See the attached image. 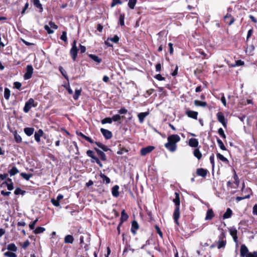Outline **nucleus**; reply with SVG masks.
<instances>
[{
  "mask_svg": "<svg viewBox=\"0 0 257 257\" xmlns=\"http://www.w3.org/2000/svg\"><path fill=\"white\" fill-rule=\"evenodd\" d=\"M112 122L111 117H107L103 119H102L101 120V122L102 124H105V123H111Z\"/></svg>",
  "mask_w": 257,
  "mask_h": 257,
  "instance_id": "nucleus-50",
  "label": "nucleus"
},
{
  "mask_svg": "<svg viewBox=\"0 0 257 257\" xmlns=\"http://www.w3.org/2000/svg\"><path fill=\"white\" fill-rule=\"evenodd\" d=\"M224 20L225 23L228 24L229 26H230L234 23L235 19L231 14L227 13V14L224 17Z\"/></svg>",
  "mask_w": 257,
  "mask_h": 257,
  "instance_id": "nucleus-13",
  "label": "nucleus"
},
{
  "mask_svg": "<svg viewBox=\"0 0 257 257\" xmlns=\"http://www.w3.org/2000/svg\"><path fill=\"white\" fill-rule=\"evenodd\" d=\"M216 157H217V159H218L220 161H222L223 162H224V163L228 162V159L219 153H217Z\"/></svg>",
  "mask_w": 257,
  "mask_h": 257,
  "instance_id": "nucleus-41",
  "label": "nucleus"
},
{
  "mask_svg": "<svg viewBox=\"0 0 257 257\" xmlns=\"http://www.w3.org/2000/svg\"><path fill=\"white\" fill-rule=\"evenodd\" d=\"M20 176L25 180L28 181L33 176V174H27L26 173H21Z\"/></svg>",
  "mask_w": 257,
  "mask_h": 257,
  "instance_id": "nucleus-45",
  "label": "nucleus"
},
{
  "mask_svg": "<svg viewBox=\"0 0 257 257\" xmlns=\"http://www.w3.org/2000/svg\"><path fill=\"white\" fill-rule=\"evenodd\" d=\"M44 134V132L42 129H39L37 132H36L34 135L35 141L37 143H40L41 141L40 138L41 137L43 136Z\"/></svg>",
  "mask_w": 257,
  "mask_h": 257,
  "instance_id": "nucleus-17",
  "label": "nucleus"
},
{
  "mask_svg": "<svg viewBox=\"0 0 257 257\" xmlns=\"http://www.w3.org/2000/svg\"><path fill=\"white\" fill-rule=\"evenodd\" d=\"M128 112L125 107H122L118 110L119 114H126Z\"/></svg>",
  "mask_w": 257,
  "mask_h": 257,
  "instance_id": "nucleus-62",
  "label": "nucleus"
},
{
  "mask_svg": "<svg viewBox=\"0 0 257 257\" xmlns=\"http://www.w3.org/2000/svg\"><path fill=\"white\" fill-rule=\"evenodd\" d=\"M209 160L212 165V169H213L215 166L214 155L213 154H212V155L210 156Z\"/></svg>",
  "mask_w": 257,
  "mask_h": 257,
  "instance_id": "nucleus-59",
  "label": "nucleus"
},
{
  "mask_svg": "<svg viewBox=\"0 0 257 257\" xmlns=\"http://www.w3.org/2000/svg\"><path fill=\"white\" fill-rule=\"evenodd\" d=\"M225 237V233L223 231H222L218 236L219 240L215 242V243L217 244L218 249L224 248L225 247L226 244Z\"/></svg>",
  "mask_w": 257,
  "mask_h": 257,
  "instance_id": "nucleus-4",
  "label": "nucleus"
},
{
  "mask_svg": "<svg viewBox=\"0 0 257 257\" xmlns=\"http://www.w3.org/2000/svg\"><path fill=\"white\" fill-rule=\"evenodd\" d=\"M26 193V191L22 190L20 188L17 187L16 188L14 194L16 195H24Z\"/></svg>",
  "mask_w": 257,
  "mask_h": 257,
  "instance_id": "nucleus-37",
  "label": "nucleus"
},
{
  "mask_svg": "<svg viewBox=\"0 0 257 257\" xmlns=\"http://www.w3.org/2000/svg\"><path fill=\"white\" fill-rule=\"evenodd\" d=\"M80 247L84 248L85 251H87L89 249V245L85 243L84 241V237L83 236H81L80 237Z\"/></svg>",
  "mask_w": 257,
  "mask_h": 257,
  "instance_id": "nucleus-24",
  "label": "nucleus"
},
{
  "mask_svg": "<svg viewBox=\"0 0 257 257\" xmlns=\"http://www.w3.org/2000/svg\"><path fill=\"white\" fill-rule=\"evenodd\" d=\"M180 137L178 135H172L168 137V142L165 147L170 151L174 152L176 150V143L180 141Z\"/></svg>",
  "mask_w": 257,
  "mask_h": 257,
  "instance_id": "nucleus-3",
  "label": "nucleus"
},
{
  "mask_svg": "<svg viewBox=\"0 0 257 257\" xmlns=\"http://www.w3.org/2000/svg\"><path fill=\"white\" fill-rule=\"evenodd\" d=\"M4 255L7 257H17V255L15 253L9 251L4 253Z\"/></svg>",
  "mask_w": 257,
  "mask_h": 257,
  "instance_id": "nucleus-56",
  "label": "nucleus"
},
{
  "mask_svg": "<svg viewBox=\"0 0 257 257\" xmlns=\"http://www.w3.org/2000/svg\"><path fill=\"white\" fill-rule=\"evenodd\" d=\"M218 134L219 135V136L223 139H226V135L224 132V131L222 129V128L220 127L219 128L218 130V131H217Z\"/></svg>",
  "mask_w": 257,
  "mask_h": 257,
  "instance_id": "nucleus-53",
  "label": "nucleus"
},
{
  "mask_svg": "<svg viewBox=\"0 0 257 257\" xmlns=\"http://www.w3.org/2000/svg\"><path fill=\"white\" fill-rule=\"evenodd\" d=\"M99 176L102 179L101 183L105 184H108L110 183V178L106 176L104 174L100 173Z\"/></svg>",
  "mask_w": 257,
  "mask_h": 257,
  "instance_id": "nucleus-22",
  "label": "nucleus"
},
{
  "mask_svg": "<svg viewBox=\"0 0 257 257\" xmlns=\"http://www.w3.org/2000/svg\"><path fill=\"white\" fill-rule=\"evenodd\" d=\"M88 56L93 61H94V62H96L97 64H99L102 61V59L99 58L98 56H96L95 55L90 54H88Z\"/></svg>",
  "mask_w": 257,
  "mask_h": 257,
  "instance_id": "nucleus-26",
  "label": "nucleus"
},
{
  "mask_svg": "<svg viewBox=\"0 0 257 257\" xmlns=\"http://www.w3.org/2000/svg\"><path fill=\"white\" fill-rule=\"evenodd\" d=\"M21 86L22 83L19 82L17 81L14 83V88H15L20 90Z\"/></svg>",
  "mask_w": 257,
  "mask_h": 257,
  "instance_id": "nucleus-61",
  "label": "nucleus"
},
{
  "mask_svg": "<svg viewBox=\"0 0 257 257\" xmlns=\"http://www.w3.org/2000/svg\"><path fill=\"white\" fill-rule=\"evenodd\" d=\"M207 170L204 168H198L196 170L197 175L202 177H205L207 175Z\"/></svg>",
  "mask_w": 257,
  "mask_h": 257,
  "instance_id": "nucleus-19",
  "label": "nucleus"
},
{
  "mask_svg": "<svg viewBox=\"0 0 257 257\" xmlns=\"http://www.w3.org/2000/svg\"><path fill=\"white\" fill-rule=\"evenodd\" d=\"M74 238L72 235L68 234L66 235L64 238V241L65 243H73Z\"/></svg>",
  "mask_w": 257,
  "mask_h": 257,
  "instance_id": "nucleus-25",
  "label": "nucleus"
},
{
  "mask_svg": "<svg viewBox=\"0 0 257 257\" xmlns=\"http://www.w3.org/2000/svg\"><path fill=\"white\" fill-rule=\"evenodd\" d=\"M37 106V103L32 98H30L26 102L25 106L23 108V111L25 113H28L32 107H35Z\"/></svg>",
  "mask_w": 257,
  "mask_h": 257,
  "instance_id": "nucleus-5",
  "label": "nucleus"
},
{
  "mask_svg": "<svg viewBox=\"0 0 257 257\" xmlns=\"http://www.w3.org/2000/svg\"><path fill=\"white\" fill-rule=\"evenodd\" d=\"M6 186L7 187L8 190L9 191H12L14 189V183H9L8 184L7 182H3L1 186L3 187V186Z\"/></svg>",
  "mask_w": 257,
  "mask_h": 257,
  "instance_id": "nucleus-40",
  "label": "nucleus"
},
{
  "mask_svg": "<svg viewBox=\"0 0 257 257\" xmlns=\"http://www.w3.org/2000/svg\"><path fill=\"white\" fill-rule=\"evenodd\" d=\"M77 41L74 40L72 44V48L70 49V53L72 59L75 61L77 56L78 49L76 46Z\"/></svg>",
  "mask_w": 257,
  "mask_h": 257,
  "instance_id": "nucleus-6",
  "label": "nucleus"
},
{
  "mask_svg": "<svg viewBox=\"0 0 257 257\" xmlns=\"http://www.w3.org/2000/svg\"><path fill=\"white\" fill-rule=\"evenodd\" d=\"M185 114L190 118L197 119L198 113L197 111L188 109L185 111Z\"/></svg>",
  "mask_w": 257,
  "mask_h": 257,
  "instance_id": "nucleus-14",
  "label": "nucleus"
},
{
  "mask_svg": "<svg viewBox=\"0 0 257 257\" xmlns=\"http://www.w3.org/2000/svg\"><path fill=\"white\" fill-rule=\"evenodd\" d=\"M229 233L232 237L233 241L237 243L238 242L237 230L235 227H232L229 229Z\"/></svg>",
  "mask_w": 257,
  "mask_h": 257,
  "instance_id": "nucleus-11",
  "label": "nucleus"
},
{
  "mask_svg": "<svg viewBox=\"0 0 257 257\" xmlns=\"http://www.w3.org/2000/svg\"><path fill=\"white\" fill-rule=\"evenodd\" d=\"M122 3V2L120 0H112L110 5V7L113 8L117 5H121Z\"/></svg>",
  "mask_w": 257,
  "mask_h": 257,
  "instance_id": "nucleus-54",
  "label": "nucleus"
},
{
  "mask_svg": "<svg viewBox=\"0 0 257 257\" xmlns=\"http://www.w3.org/2000/svg\"><path fill=\"white\" fill-rule=\"evenodd\" d=\"M137 0H128V6L131 9H134Z\"/></svg>",
  "mask_w": 257,
  "mask_h": 257,
  "instance_id": "nucleus-46",
  "label": "nucleus"
},
{
  "mask_svg": "<svg viewBox=\"0 0 257 257\" xmlns=\"http://www.w3.org/2000/svg\"><path fill=\"white\" fill-rule=\"evenodd\" d=\"M175 197L173 199V201L175 204V207L173 213V218L175 223L179 225V219L180 218V194L176 192L175 193Z\"/></svg>",
  "mask_w": 257,
  "mask_h": 257,
  "instance_id": "nucleus-2",
  "label": "nucleus"
},
{
  "mask_svg": "<svg viewBox=\"0 0 257 257\" xmlns=\"http://www.w3.org/2000/svg\"><path fill=\"white\" fill-rule=\"evenodd\" d=\"M194 104L197 106L206 107L207 105V103L205 101H201L199 100H195L194 101Z\"/></svg>",
  "mask_w": 257,
  "mask_h": 257,
  "instance_id": "nucleus-35",
  "label": "nucleus"
},
{
  "mask_svg": "<svg viewBox=\"0 0 257 257\" xmlns=\"http://www.w3.org/2000/svg\"><path fill=\"white\" fill-rule=\"evenodd\" d=\"M33 3L35 7L39 10V12L42 13L43 11V8L39 0H33Z\"/></svg>",
  "mask_w": 257,
  "mask_h": 257,
  "instance_id": "nucleus-28",
  "label": "nucleus"
},
{
  "mask_svg": "<svg viewBox=\"0 0 257 257\" xmlns=\"http://www.w3.org/2000/svg\"><path fill=\"white\" fill-rule=\"evenodd\" d=\"M244 64V62L241 60H238L235 61V64L232 65V67H235L236 66H242Z\"/></svg>",
  "mask_w": 257,
  "mask_h": 257,
  "instance_id": "nucleus-58",
  "label": "nucleus"
},
{
  "mask_svg": "<svg viewBox=\"0 0 257 257\" xmlns=\"http://www.w3.org/2000/svg\"><path fill=\"white\" fill-rule=\"evenodd\" d=\"M155 229L156 230V232L159 235V236L161 238H163V233H162L161 229L159 227V226L157 225H156L155 226Z\"/></svg>",
  "mask_w": 257,
  "mask_h": 257,
  "instance_id": "nucleus-57",
  "label": "nucleus"
},
{
  "mask_svg": "<svg viewBox=\"0 0 257 257\" xmlns=\"http://www.w3.org/2000/svg\"><path fill=\"white\" fill-rule=\"evenodd\" d=\"M14 135L15 140L17 143H22V139L21 137L19 134H17V133L16 132L14 134Z\"/></svg>",
  "mask_w": 257,
  "mask_h": 257,
  "instance_id": "nucleus-48",
  "label": "nucleus"
},
{
  "mask_svg": "<svg viewBox=\"0 0 257 257\" xmlns=\"http://www.w3.org/2000/svg\"><path fill=\"white\" fill-rule=\"evenodd\" d=\"M199 142L198 140L195 138H191L189 140V145L191 147L196 148L198 147Z\"/></svg>",
  "mask_w": 257,
  "mask_h": 257,
  "instance_id": "nucleus-23",
  "label": "nucleus"
},
{
  "mask_svg": "<svg viewBox=\"0 0 257 257\" xmlns=\"http://www.w3.org/2000/svg\"><path fill=\"white\" fill-rule=\"evenodd\" d=\"M248 249L245 244H241L240 249V257H246L249 254Z\"/></svg>",
  "mask_w": 257,
  "mask_h": 257,
  "instance_id": "nucleus-9",
  "label": "nucleus"
},
{
  "mask_svg": "<svg viewBox=\"0 0 257 257\" xmlns=\"http://www.w3.org/2000/svg\"><path fill=\"white\" fill-rule=\"evenodd\" d=\"M51 202H52V204L56 207H58L60 205V202L55 198L51 199Z\"/></svg>",
  "mask_w": 257,
  "mask_h": 257,
  "instance_id": "nucleus-60",
  "label": "nucleus"
},
{
  "mask_svg": "<svg viewBox=\"0 0 257 257\" xmlns=\"http://www.w3.org/2000/svg\"><path fill=\"white\" fill-rule=\"evenodd\" d=\"M214 216V213L212 209H209L207 210L206 215L205 217V220H211Z\"/></svg>",
  "mask_w": 257,
  "mask_h": 257,
  "instance_id": "nucleus-29",
  "label": "nucleus"
},
{
  "mask_svg": "<svg viewBox=\"0 0 257 257\" xmlns=\"http://www.w3.org/2000/svg\"><path fill=\"white\" fill-rule=\"evenodd\" d=\"M139 228V225L138 222L136 220H133L132 222V227L131 229V232L135 235L136 233V230Z\"/></svg>",
  "mask_w": 257,
  "mask_h": 257,
  "instance_id": "nucleus-18",
  "label": "nucleus"
},
{
  "mask_svg": "<svg viewBox=\"0 0 257 257\" xmlns=\"http://www.w3.org/2000/svg\"><path fill=\"white\" fill-rule=\"evenodd\" d=\"M112 121L115 122H118L119 123H121V121H120V117L119 114H116L112 116L111 117Z\"/></svg>",
  "mask_w": 257,
  "mask_h": 257,
  "instance_id": "nucleus-47",
  "label": "nucleus"
},
{
  "mask_svg": "<svg viewBox=\"0 0 257 257\" xmlns=\"http://www.w3.org/2000/svg\"><path fill=\"white\" fill-rule=\"evenodd\" d=\"M193 155L198 160H200L202 156V155L198 148L195 149L194 150Z\"/></svg>",
  "mask_w": 257,
  "mask_h": 257,
  "instance_id": "nucleus-32",
  "label": "nucleus"
},
{
  "mask_svg": "<svg viewBox=\"0 0 257 257\" xmlns=\"http://www.w3.org/2000/svg\"><path fill=\"white\" fill-rule=\"evenodd\" d=\"M93 149L97 153L100 159L95 156V153L92 150H87L86 152V154L89 157L92 159L91 162H95L101 168L102 167V164L101 163L100 160L102 161H106L107 160L106 154L104 153V152L101 151L96 147H94Z\"/></svg>",
  "mask_w": 257,
  "mask_h": 257,
  "instance_id": "nucleus-1",
  "label": "nucleus"
},
{
  "mask_svg": "<svg viewBox=\"0 0 257 257\" xmlns=\"http://www.w3.org/2000/svg\"><path fill=\"white\" fill-rule=\"evenodd\" d=\"M124 17L125 15L123 13L120 14L119 17V24L121 26H123L124 25Z\"/></svg>",
  "mask_w": 257,
  "mask_h": 257,
  "instance_id": "nucleus-43",
  "label": "nucleus"
},
{
  "mask_svg": "<svg viewBox=\"0 0 257 257\" xmlns=\"http://www.w3.org/2000/svg\"><path fill=\"white\" fill-rule=\"evenodd\" d=\"M93 144H95L98 147L102 150L103 152H112V150L109 149L107 146L102 144L99 142H94Z\"/></svg>",
  "mask_w": 257,
  "mask_h": 257,
  "instance_id": "nucleus-16",
  "label": "nucleus"
},
{
  "mask_svg": "<svg viewBox=\"0 0 257 257\" xmlns=\"http://www.w3.org/2000/svg\"><path fill=\"white\" fill-rule=\"evenodd\" d=\"M76 134L78 136L81 137L82 139L90 143V144H93L94 143V141H93V140L91 138L85 136L81 132H78L77 131Z\"/></svg>",
  "mask_w": 257,
  "mask_h": 257,
  "instance_id": "nucleus-20",
  "label": "nucleus"
},
{
  "mask_svg": "<svg viewBox=\"0 0 257 257\" xmlns=\"http://www.w3.org/2000/svg\"><path fill=\"white\" fill-rule=\"evenodd\" d=\"M233 172H234V175H233V179L234 180V183L236 184V185L237 186H238L239 184V179L238 176L234 170H233Z\"/></svg>",
  "mask_w": 257,
  "mask_h": 257,
  "instance_id": "nucleus-51",
  "label": "nucleus"
},
{
  "mask_svg": "<svg viewBox=\"0 0 257 257\" xmlns=\"http://www.w3.org/2000/svg\"><path fill=\"white\" fill-rule=\"evenodd\" d=\"M128 152V150L125 148L124 147H121V145L120 144L119 145V150L117 152V154L118 155H122L125 153H127Z\"/></svg>",
  "mask_w": 257,
  "mask_h": 257,
  "instance_id": "nucleus-33",
  "label": "nucleus"
},
{
  "mask_svg": "<svg viewBox=\"0 0 257 257\" xmlns=\"http://www.w3.org/2000/svg\"><path fill=\"white\" fill-rule=\"evenodd\" d=\"M155 149V147L152 146H149L141 149L140 154L142 156H146L147 154L151 153Z\"/></svg>",
  "mask_w": 257,
  "mask_h": 257,
  "instance_id": "nucleus-10",
  "label": "nucleus"
},
{
  "mask_svg": "<svg viewBox=\"0 0 257 257\" xmlns=\"http://www.w3.org/2000/svg\"><path fill=\"white\" fill-rule=\"evenodd\" d=\"M9 173L11 176H13L19 173V171L16 168V167L14 166L9 171Z\"/></svg>",
  "mask_w": 257,
  "mask_h": 257,
  "instance_id": "nucleus-36",
  "label": "nucleus"
},
{
  "mask_svg": "<svg viewBox=\"0 0 257 257\" xmlns=\"http://www.w3.org/2000/svg\"><path fill=\"white\" fill-rule=\"evenodd\" d=\"M246 257H257V250L250 252Z\"/></svg>",
  "mask_w": 257,
  "mask_h": 257,
  "instance_id": "nucleus-64",
  "label": "nucleus"
},
{
  "mask_svg": "<svg viewBox=\"0 0 257 257\" xmlns=\"http://www.w3.org/2000/svg\"><path fill=\"white\" fill-rule=\"evenodd\" d=\"M216 116L218 121L220 122L225 128H226L227 121L225 120L223 113L221 111H219L217 113Z\"/></svg>",
  "mask_w": 257,
  "mask_h": 257,
  "instance_id": "nucleus-7",
  "label": "nucleus"
},
{
  "mask_svg": "<svg viewBox=\"0 0 257 257\" xmlns=\"http://www.w3.org/2000/svg\"><path fill=\"white\" fill-rule=\"evenodd\" d=\"M154 78L159 81H163L165 80V78L163 77L160 74H158L154 76Z\"/></svg>",
  "mask_w": 257,
  "mask_h": 257,
  "instance_id": "nucleus-63",
  "label": "nucleus"
},
{
  "mask_svg": "<svg viewBox=\"0 0 257 257\" xmlns=\"http://www.w3.org/2000/svg\"><path fill=\"white\" fill-rule=\"evenodd\" d=\"M11 95V91L8 88H5L4 89V97L6 100H9L10 99Z\"/></svg>",
  "mask_w": 257,
  "mask_h": 257,
  "instance_id": "nucleus-39",
  "label": "nucleus"
},
{
  "mask_svg": "<svg viewBox=\"0 0 257 257\" xmlns=\"http://www.w3.org/2000/svg\"><path fill=\"white\" fill-rule=\"evenodd\" d=\"M81 89H76L75 91V93L73 96V99L74 100H77L81 95Z\"/></svg>",
  "mask_w": 257,
  "mask_h": 257,
  "instance_id": "nucleus-49",
  "label": "nucleus"
},
{
  "mask_svg": "<svg viewBox=\"0 0 257 257\" xmlns=\"http://www.w3.org/2000/svg\"><path fill=\"white\" fill-rule=\"evenodd\" d=\"M33 68L31 65H28L26 67V72L24 74V78L26 80L30 79L33 73Z\"/></svg>",
  "mask_w": 257,
  "mask_h": 257,
  "instance_id": "nucleus-8",
  "label": "nucleus"
},
{
  "mask_svg": "<svg viewBox=\"0 0 257 257\" xmlns=\"http://www.w3.org/2000/svg\"><path fill=\"white\" fill-rule=\"evenodd\" d=\"M119 186L117 185H114L111 189V193L113 197H117L119 196Z\"/></svg>",
  "mask_w": 257,
  "mask_h": 257,
  "instance_id": "nucleus-21",
  "label": "nucleus"
},
{
  "mask_svg": "<svg viewBox=\"0 0 257 257\" xmlns=\"http://www.w3.org/2000/svg\"><path fill=\"white\" fill-rule=\"evenodd\" d=\"M100 132L106 140H109L112 137V133L108 130L101 128Z\"/></svg>",
  "mask_w": 257,
  "mask_h": 257,
  "instance_id": "nucleus-12",
  "label": "nucleus"
},
{
  "mask_svg": "<svg viewBox=\"0 0 257 257\" xmlns=\"http://www.w3.org/2000/svg\"><path fill=\"white\" fill-rule=\"evenodd\" d=\"M119 38L117 35H114L113 38H108L107 41H110L114 43H117L119 41Z\"/></svg>",
  "mask_w": 257,
  "mask_h": 257,
  "instance_id": "nucleus-52",
  "label": "nucleus"
},
{
  "mask_svg": "<svg viewBox=\"0 0 257 257\" xmlns=\"http://www.w3.org/2000/svg\"><path fill=\"white\" fill-rule=\"evenodd\" d=\"M217 142L220 149H221L223 151H226L227 150L226 148L224 145L222 141L218 138H217Z\"/></svg>",
  "mask_w": 257,
  "mask_h": 257,
  "instance_id": "nucleus-42",
  "label": "nucleus"
},
{
  "mask_svg": "<svg viewBox=\"0 0 257 257\" xmlns=\"http://www.w3.org/2000/svg\"><path fill=\"white\" fill-rule=\"evenodd\" d=\"M128 218V214L125 212L124 209L121 212V217L120 218L119 226H122L123 223L126 221Z\"/></svg>",
  "mask_w": 257,
  "mask_h": 257,
  "instance_id": "nucleus-15",
  "label": "nucleus"
},
{
  "mask_svg": "<svg viewBox=\"0 0 257 257\" xmlns=\"http://www.w3.org/2000/svg\"><path fill=\"white\" fill-rule=\"evenodd\" d=\"M60 39L65 42H67V32L66 31L62 32V34L60 37Z\"/></svg>",
  "mask_w": 257,
  "mask_h": 257,
  "instance_id": "nucleus-55",
  "label": "nucleus"
},
{
  "mask_svg": "<svg viewBox=\"0 0 257 257\" xmlns=\"http://www.w3.org/2000/svg\"><path fill=\"white\" fill-rule=\"evenodd\" d=\"M7 249L9 251H12L14 252H16L17 251V247L16 246L15 244L14 243H10L7 246Z\"/></svg>",
  "mask_w": 257,
  "mask_h": 257,
  "instance_id": "nucleus-34",
  "label": "nucleus"
},
{
  "mask_svg": "<svg viewBox=\"0 0 257 257\" xmlns=\"http://www.w3.org/2000/svg\"><path fill=\"white\" fill-rule=\"evenodd\" d=\"M149 114L148 112H141L138 114V116L140 123H143L145 118Z\"/></svg>",
  "mask_w": 257,
  "mask_h": 257,
  "instance_id": "nucleus-27",
  "label": "nucleus"
},
{
  "mask_svg": "<svg viewBox=\"0 0 257 257\" xmlns=\"http://www.w3.org/2000/svg\"><path fill=\"white\" fill-rule=\"evenodd\" d=\"M59 70L60 71V72H61V74L62 75V76L67 80H69V78H68V76L67 74V72H66V71L63 69V68L62 67V66H59Z\"/></svg>",
  "mask_w": 257,
  "mask_h": 257,
  "instance_id": "nucleus-38",
  "label": "nucleus"
},
{
  "mask_svg": "<svg viewBox=\"0 0 257 257\" xmlns=\"http://www.w3.org/2000/svg\"><path fill=\"white\" fill-rule=\"evenodd\" d=\"M45 230V228L43 227H37L34 231L35 234H39L43 233Z\"/></svg>",
  "mask_w": 257,
  "mask_h": 257,
  "instance_id": "nucleus-44",
  "label": "nucleus"
},
{
  "mask_svg": "<svg viewBox=\"0 0 257 257\" xmlns=\"http://www.w3.org/2000/svg\"><path fill=\"white\" fill-rule=\"evenodd\" d=\"M24 132L28 136H32L34 132V128L27 127L24 128Z\"/></svg>",
  "mask_w": 257,
  "mask_h": 257,
  "instance_id": "nucleus-30",
  "label": "nucleus"
},
{
  "mask_svg": "<svg viewBox=\"0 0 257 257\" xmlns=\"http://www.w3.org/2000/svg\"><path fill=\"white\" fill-rule=\"evenodd\" d=\"M232 211L231 209L229 208H228L226 209V212L224 213V214L223 215V218L224 219L229 218L232 216Z\"/></svg>",
  "mask_w": 257,
  "mask_h": 257,
  "instance_id": "nucleus-31",
  "label": "nucleus"
}]
</instances>
